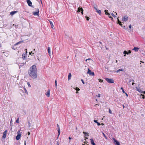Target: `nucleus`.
Returning <instances> with one entry per match:
<instances>
[{"label":"nucleus","instance_id":"dca6fc26","mask_svg":"<svg viewBox=\"0 0 145 145\" xmlns=\"http://www.w3.org/2000/svg\"><path fill=\"white\" fill-rule=\"evenodd\" d=\"M48 51L49 55H50V48L49 47H48Z\"/></svg>","mask_w":145,"mask_h":145},{"label":"nucleus","instance_id":"aec40b11","mask_svg":"<svg viewBox=\"0 0 145 145\" xmlns=\"http://www.w3.org/2000/svg\"><path fill=\"white\" fill-rule=\"evenodd\" d=\"M71 73H69L68 75V80H70L71 78Z\"/></svg>","mask_w":145,"mask_h":145},{"label":"nucleus","instance_id":"58836bf2","mask_svg":"<svg viewBox=\"0 0 145 145\" xmlns=\"http://www.w3.org/2000/svg\"><path fill=\"white\" fill-rule=\"evenodd\" d=\"M111 14L113 17H116V16L114 15V14L113 13H111Z\"/></svg>","mask_w":145,"mask_h":145},{"label":"nucleus","instance_id":"7ed1b4c3","mask_svg":"<svg viewBox=\"0 0 145 145\" xmlns=\"http://www.w3.org/2000/svg\"><path fill=\"white\" fill-rule=\"evenodd\" d=\"M21 133L20 131H18L17 132V135L16 137V139L17 140H19L21 137Z\"/></svg>","mask_w":145,"mask_h":145},{"label":"nucleus","instance_id":"7c9ffc66","mask_svg":"<svg viewBox=\"0 0 145 145\" xmlns=\"http://www.w3.org/2000/svg\"><path fill=\"white\" fill-rule=\"evenodd\" d=\"M19 118H18V119L16 120V122L17 123H19Z\"/></svg>","mask_w":145,"mask_h":145},{"label":"nucleus","instance_id":"13d9d810","mask_svg":"<svg viewBox=\"0 0 145 145\" xmlns=\"http://www.w3.org/2000/svg\"><path fill=\"white\" fill-rule=\"evenodd\" d=\"M131 81L134 82V80L133 79H132V80H131Z\"/></svg>","mask_w":145,"mask_h":145},{"label":"nucleus","instance_id":"e2e57ef3","mask_svg":"<svg viewBox=\"0 0 145 145\" xmlns=\"http://www.w3.org/2000/svg\"><path fill=\"white\" fill-rule=\"evenodd\" d=\"M25 50H26V53H27V49H25Z\"/></svg>","mask_w":145,"mask_h":145},{"label":"nucleus","instance_id":"4c0bfd02","mask_svg":"<svg viewBox=\"0 0 145 145\" xmlns=\"http://www.w3.org/2000/svg\"><path fill=\"white\" fill-rule=\"evenodd\" d=\"M99 82H102L103 81V80H101L100 79H99Z\"/></svg>","mask_w":145,"mask_h":145},{"label":"nucleus","instance_id":"69168bd1","mask_svg":"<svg viewBox=\"0 0 145 145\" xmlns=\"http://www.w3.org/2000/svg\"><path fill=\"white\" fill-rule=\"evenodd\" d=\"M98 105V104H96L95 105V106H97V105Z\"/></svg>","mask_w":145,"mask_h":145},{"label":"nucleus","instance_id":"6e6d98bb","mask_svg":"<svg viewBox=\"0 0 145 145\" xmlns=\"http://www.w3.org/2000/svg\"><path fill=\"white\" fill-rule=\"evenodd\" d=\"M143 93L144 94H145V91H143V93Z\"/></svg>","mask_w":145,"mask_h":145},{"label":"nucleus","instance_id":"72a5a7b5","mask_svg":"<svg viewBox=\"0 0 145 145\" xmlns=\"http://www.w3.org/2000/svg\"><path fill=\"white\" fill-rule=\"evenodd\" d=\"M75 89L77 91H79L80 89L78 87H76V88Z\"/></svg>","mask_w":145,"mask_h":145},{"label":"nucleus","instance_id":"f03ea898","mask_svg":"<svg viewBox=\"0 0 145 145\" xmlns=\"http://www.w3.org/2000/svg\"><path fill=\"white\" fill-rule=\"evenodd\" d=\"M106 81L108 83H114V82L113 79L112 78H105Z\"/></svg>","mask_w":145,"mask_h":145},{"label":"nucleus","instance_id":"5fc2aeb1","mask_svg":"<svg viewBox=\"0 0 145 145\" xmlns=\"http://www.w3.org/2000/svg\"><path fill=\"white\" fill-rule=\"evenodd\" d=\"M21 42H22L21 41H19V42H18V43H19V44Z\"/></svg>","mask_w":145,"mask_h":145},{"label":"nucleus","instance_id":"338daca9","mask_svg":"<svg viewBox=\"0 0 145 145\" xmlns=\"http://www.w3.org/2000/svg\"><path fill=\"white\" fill-rule=\"evenodd\" d=\"M115 13H116V15L117 14V13L116 12H115Z\"/></svg>","mask_w":145,"mask_h":145},{"label":"nucleus","instance_id":"c756f323","mask_svg":"<svg viewBox=\"0 0 145 145\" xmlns=\"http://www.w3.org/2000/svg\"><path fill=\"white\" fill-rule=\"evenodd\" d=\"M55 85L56 87V88L57 87V81L56 80H55Z\"/></svg>","mask_w":145,"mask_h":145},{"label":"nucleus","instance_id":"20e7f679","mask_svg":"<svg viewBox=\"0 0 145 145\" xmlns=\"http://www.w3.org/2000/svg\"><path fill=\"white\" fill-rule=\"evenodd\" d=\"M112 140L114 141V143L115 145H120V142L116 140L114 138H112Z\"/></svg>","mask_w":145,"mask_h":145},{"label":"nucleus","instance_id":"6ab92c4d","mask_svg":"<svg viewBox=\"0 0 145 145\" xmlns=\"http://www.w3.org/2000/svg\"><path fill=\"white\" fill-rule=\"evenodd\" d=\"M22 58L24 59H25L26 58V55L25 54H23L22 55Z\"/></svg>","mask_w":145,"mask_h":145},{"label":"nucleus","instance_id":"49530a36","mask_svg":"<svg viewBox=\"0 0 145 145\" xmlns=\"http://www.w3.org/2000/svg\"><path fill=\"white\" fill-rule=\"evenodd\" d=\"M109 18H112V20L113 19V18L111 16H109Z\"/></svg>","mask_w":145,"mask_h":145},{"label":"nucleus","instance_id":"b1692460","mask_svg":"<svg viewBox=\"0 0 145 145\" xmlns=\"http://www.w3.org/2000/svg\"><path fill=\"white\" fill-rule=\"evenodd\" d=\"M83 133H84L85 134H84L85 136H89L88 133H86V132H84Z\"/></svg>","mask_w":145,"mask_h":145},{"label":"nucleus","instance_id":"f257e3e1","mask_svg":"<svg viewBox=\"0 0 145 145\" xmlns=\"http://www.w3.org/2000/svg\"><path fill=\"white\" fill-rule=\"evenodd\" d=\"M28 74L33 79H35L37 77V69L35 65H33L29 68L28 70Z\"/></svg>","mask_w":145,"mask_h":145},{"label":"nucleus","instance_id":"c03bdc74","mask_svg":"<svg viewBox=\"0 0 145 145\" xmlns=\"http://www.w3.org/2000/svg\"><path fill=\"white\" fill-rule=\"evenodd\" d=\"M128 52L129 53V54H130L131 53V51L130 50H129V52Z\"/></svg>","mask_w":145,"mask_h":145},{"label":"nucleus","instance_id":"9b49d317","mask_svg":"<svg viewBox=\"0 0 145 145\" xmlns=\"http://www.w3.org/2000/svg\"><path fill=\"white\" fill-rule=\"evenodd\" d=\"M45 95L48 97H50V90L49 89H48L47 92L46 93Z\"/></svg>","mask_w":145,"mask_h":145},{"label":"nucleus","instance_id":"8fccbe9b","mask_svg":"<svg viewBox=\"0 0 145 145\" xmlns=\"http://www.w3.org/2000/svg\"><path fill=\"white\" fill-rule=\"evenodd\" d=\"M28 135H30V133L29 132H28Z\"/></svg>","mask_w":145,"mask_h":145},{"label":"nucleus","instance_id":"4be33fe9","mask_svg":"<svg viewBox=\"0 0 145 145\" xmlns=\"http://www.w3.org/2000/svg\"><path fill=\"white\" fill-rule=\"evenodd\" d=\"M51 27L52 28H53L54 27V25L53 24L52 22V21H49Z\"/></svg>","mask_w":145,"mask_h":145},{"label":"nucleus","instance_id":"412c9836","mask_svg":"<svg viewBox=\"0 0 145 145\" xmlns=\"http://www.w3.org/2000/svg\"><path fill=\"white\" fill-rule=\"evenodd\" d=\"M94 122H95V123H97V125L98 126L99 125H101V124L100 123L98 122H97V120H94Z\"/></svg>","mask_w":145,"mask_h":145},{"label":"nucleus","instance_id":"cd10ccee","mask_svg":"<svg viewBox=\"0 0 145 145\" xmlns=\"http://www.w3.org/2000/svg\"><path fill=\"white\" fill-rule=\"evenodd\" d=\"M23 89L24 90V91H25V92L26 93V94H27V91L26 89L25 88H23Z\"/></svg>","mask_w":145,"mask_h":145},{"label":"nucleus","instance_id":"603ef678","mask_svg":"<svg viewBox=\"0 0 145 145\" xmlns=\"http://www.w3.org/2000/svg\"><path fill=\"white\" fill-rule=\"evenodd\" d=\"M131 82V80L130 79V80H129V82H129H129Z\"/></svg>","mask_w":145,"mask_h":145},{"label":"nucleus","instance_id":"864d4df0","mask_svg":"<svg viewBox=\"0 0 145 145\" xmlns=\"http://www.w3.org/2000/svg\"><path fill=\"white\" fill-rule=\"evenodd\" d=\"M28 85L30 87H31V85H30L29 84H29H28Z\"/></svg>","mask_w":145,"mask_h":145},{"label":"nucleus","instance_id":"f704fd0d","mask_svg":"<svg viewBox=\"0 0 145 145\" xmlns=\"http://www.w3.org/2000/svg\"><path fill=\"white\" fill-rule=\"evenodd\" d=\"M109 112L110 114H112V111L110 109H109Z\"/></svg>","mask_w":145,"mask_h":145},{"label":"nucleus","instance_id":"3c124183","mask_svg":"<svg viewBox=\"0 0 145 145\" xmlns=\"http://www.w3.org/2000/svg\"><path fill=\"white\" fill-rule=\"evenodd\" d=\"M95 6V7H97V5H94V7Z\"/></svg>","mask_w":145,"mask_h":145},{"label":"nucleus","instance_id":"052dcab7","mask_svg":"<svg viewBox=\"0 0 145 145\" xmlns=\"http://www.w3.org/2000/svg\"><path fill=\"white\" fill-rule=\"evenodd\" d=\"M88 59H86L85 61H88Z\"/></svg>","mask_w":145,"mask_h":145},{"label":"nucleus","instance_id":"c9c22d12","mask_svg":"<svg viewBox=\"0 0 145 145\" xmlns=\"http://www.w3.org/2000/svg\"><path fill=\"white\" fill-rule=\"evenodd\" d=\"M86 19L88 21L89 20V18L88 17L86 16Z\"/></svg>","mask_w":145,"mask_h":145},{"label":"nucleus","instance_id":"f8f14e48","mask_svg":"<svg viewBox=\"0 0 145 145\" xmlns=\"http://www.w3.org/2000/svg\"><path fill=\"white\" fill-rule=\"evenodd\" d=\"M17 11H13L12 12H10V15H11L12 16L13 15H14V14L17 13Z\"/></svg>","mask_w":145,"mask_h":145},{"label":"nucleus","instance_id":"bb28decb","mask_svg":"<svg viewBox=\"0 0 145 145\" xmlns=\"http://www.w3.org/2000/svg\"><path fill=\"white\" fill-rule=\"evenodd\" d=\"M57 131H58V136H59V135L60 134V129H58Z\"/></svg>","mask_w":145,"mask_h":145},{"label":"nucleus","instance_id":"79ce46f5","mask_svg":"<svg viewBox=\"0 0 145 145\" xmlns=\"http://www.w3.org/2000/svg\"><path fill=\"white\" fill-rule=\"evenodd\" d=\"M100 94H98V95L97 96V97H100Z\"/></svg>","mask_w":145,"mask_h":145},{"label":"nucleus","instance_id":"a211bd4d","mask_svg":"<svg viewBox=\"0 0 145 145\" xmlns=\"http://www.w3.org/2000/svg\"><path fill=\"white\" fill-rule=\"evenodd\" d=\"M118 23L121 26V27H122V24H121V22L120 21L118 18Z\"/></svg>","mask_w":145,"mask_h":145},{"label":"nucleus","instance_id":"680f3d73","mask_svg":"<svg viewBox=\"0 0 145 145\" xmlns=\"http://www.w3.org/2000/svg\"><path fill=\"white\" fill-rule=\"evenodd\" d=\"M24 144L25 145H26V141H25L24 142Z\"/></svg>","mask_w":145,"mask_h":145},{"label":"nucleus","instance_id":"774afa93","mask_svg":"<svg viewBox=\"0 0 145 145\" xmlns=\"http://www.w3.org/2000/svg\"><path fill=\"white\" fill-rule=\"evenodd\" d=\"M124 56H126V55L125 54V55H124Z\"/></svg>","mask_w":145,"mask_h":145},{"label":"nucleus","instance_id":"de8ad7c7","mask_svg":"<svg viewBox=\"0 0 145 145\" xmlns=\"http://www.w3.org/2000/svg\"><path fill=\"white\" fill-rule=\"evenodd\" d=\"M125 95H126L127 96V97H128V95L127 93H126L125 92Z\"/></svg>","mask_w":145,"mask_h":145},{"label":"nucleus","instance_id":"423d86ee","mask_svg":"<svg viewBox=\"0 0 145 145\" xmlns=\"http://www.w3.org/2000/svg\"><path fill=\"white\" fill-rule=\"evenodd\" d=\"M128 17L127 16H124L122 19V21L123 22H125L128 20Z\"/></svg>","mask_w":145,"mask_h":145},{"label":"nucleus","instance_id":"473e14b6","mask_svg":"<svg viewBox=\"0 0 145 145\" xmlns=\"http://www.w3.org/2000/svg\"><path fill=\"white\" fill-rule=\"evenodd\" d=\"M29 54L30 55H31L32 56L34 54V53H32V52H29Z\"/></svg>","mask_w":145,"mask_h":145},{"label":"nucleus","instance_id":"4468645a","mask_svg":"<svg viewBox=\"0 0 145 145\" xmlns=\"http://www.w3.org/2000/svg\"><path fill=\"white\" fill-rule=\"evenodd\" d=\"M39 9H38V11L35 12H34L33 13V14L35 16L38 15L39 14Z\"/></svg>","mask_w":145,"mask_h":145},{"label":"nucleus","instance_id":"2f4dec72","mask_svg":"<svg viewBox=\"0 0 145 145\" xmlns=\"http://www.w3.org/2000/svg\"><path fill=\"white\" fill-rule=\"evenodd\" d=\"M121 89H122V92L123 93H125V91H124V89H123V88L122 87H121Z\"/></svg>","mask_w":145,"mask_h":145},{"label":"nucleus","instance_id":"0e129e2a","mask_svg":"<svg viewBox=\"0 0 145 145\" xmlns=\"http://www.w3.org/2000/svg\"><path fill=\"white\" fill-rule=\"evenodd\" d=\"M123 108H124V107H125V106H124V105H123Z\"/></svg>","mask_w":145,"mask_h":145},{"label":"nucleus","instance_id":"39448f33","mask_svg":"<svg viewBox=\"0 0 145 145\" xmlns=\"http://www.w3.org/2000/svg\"><path fill=\"white\" fill-rule=\"evenodd\" d=\"M88 71L87 72V73L89 74L90 75L94 76V73L93 72H92L90 70L89 68L88 69Z\"/></svg>","mask_w":145,"mask_h":145},{"label":"nucleus","instance_id":"37998d69","mask_svg":"<svg viewBox=\"0 0 145 145\" xmlns=\"http://www.w3.org/2000/svg\"><path fill=\"white\" fill-rule=\"evenodd\" d=\"M129 27L130 29H131V25H130L129 26Z\"/></svg>","mask_w":145,"mask_h":145},{"label":"nucleus","instance_id":"e433bc0d","mask_svg":"<svg viewBox=\"0 0 145 145\" xmlns=\"http://www.w3.org/2000/svg\"><path fill=\"white\" fill-rule=\"evenodd\" d=\"M102 134H103V135L106 138V136L105 135V134L103 133H102Z\"/></svg>","mask_w":145,"mask_h":145},{"label":"nucleus","instance_id":"0eeeda50","mask_svg":"<svg viewBox=\"0 0 145 145\" xmlns=\"http://www.w3.org/2000/svg\"><path fill=\"white\" fill-rule=\"evenodd\" d=\"M94 8L96 12L98 13L100 15L101 14V10H98L97 8L95 7V6L94 7Z\"/></svg>","mask_w":145,"mask_h":145},{"label":"nucleus","instance_id":"4d7b16f0","mask_svg":"<svg viewBox=\"0 0 145 145\" xmlns=\"http://www.w3.org/2000/svg\"><path fill=\"white\" fill-rule=\"evenodd\" d=\"M135 84V83L133 82L132 83V85H134Z\"/></svg>","mask_w":145,"mask_h":145},{"label":"nucleus","instance_id":"bf43d9fd","mask_svg":"<svg viewBox=\"0 0 145 145\" xmlns=\"http://www.w3.org/2000/svg\"><path fill=\"white\" fill-rule=\"evenodd\" d=\"M88 60H91V59L90 58H88Z\"/></svg>","mask_w":145,"mask_h":145},{"label":"nucleus","instance_id":"ea45409f","mask_svg":"<svg viewBox=\"0 0 145 145\" xmlns=\"http://www.w3.org/2000/svg\"><path fill=\"white\" fill-rule=\"evenodd\" d=\"M81 81H82V83L84 84V81L83 80H82V79H81Z\"/></svg>","mask_w":145,"mask_h":145},{"label":"nucleus","instance_id":"1a4fd4ad","mask_svg":"<svg viewBox=\"0 0 145 145\" xmlns=\"http://www.w3.org/2000/svg\"><path fill=\"white\" fill-rule=\"evenodd\" d=\"M78 10L77 11L78 12H80V11H81V13H82V14H83V10L82 8H80V7H79L78 8Z\"/></svg>","mask_w":145,"mask_h":145},{"label":"nucleus","instance_id":"6e6552de","mask_svg":"<svg viewBox=\"0 0 145 145\" xmlns=\"http://www.w3.org/2000/svg\"><path fill=\"white\" fill-rule=\"evenodd\" d=\"M27 2L29 6L30 7H31L32 6V2L30 0H27Z\"/></svg>","mask_w":145,"mask_h":145},{"label":"nucleus","instance_id":"5701e85b","mask_svg":"<svg viewBox=\"0 0 145 145\" xmlns=\"http://www.w3.org/2000/svg\"><path fill=\"white\" fill-rule=\"evenodd\" d=\"M137 90L138 92H140V93H143V91H142L141 89H140V88H137Z\"/></svg>","mask_w":145,"mask_h":145},{"label":"nucleus","instance_id":"c85d7f7f","mask_svg":"<svg viewBox=\"0 0 145 145\" xmlns=\"http://www.w3.org/2000/svg\"><path fill=\"white\" fill-rule=\"evenodd\" d=\"M140 96H142V98L143 99H144L145 98V96L144 95L141 94L140 95Z\"/></svg>","mask_w":145,"mask_h":145},{"label":"nucleus","instance_id":"9d476101","mask_svg":"<svg viewBox=\"0 0 145 145\" xmlns=\"http://www.w3.org/2000/svg\"><path fill=\"white\" fill-rule=\"evenodd\" d=\"M7 131L6 130L3 133V135L2 137V138H6V135H7Z\"/></svg>","mask_w":145,"mask_h":145},{"label":"nucleus","instance_id":"a19ab883","mask_svg":"<svg viewBox=\"0 0 145 145\" xmlns=\"http://www.w3.org/2000/svg\"><path fill=\"white\" fill-rule=\"evenodd\" d=\"M57 128H58V129H60V128L59 126V125L58 124H57Z\"/></svg>","mask_w":145,"mask_h":145},{"label":"nucleus","instance_id":"ddd939ff","mask_svg":"<svg viewBox=\"0 0 145 145\" xmlns=\"http://www.w3.org/2000/svg\"><path fill=\"white\" fill-rule=\"evenodd\" d=\"M139 49V48L137 47H134L133 50H134L136 52H137L138 51Z\"/></svg>","mask_w":145,"mask_h":145},{"label":"nucleus","instance_id":"a18cd8bd","mask_svg":"<svg viewBox=\"0 0 145 145\" xmlns=\"http://www.w3.org/2000/svg\"><path fill=\"white\" fill-rule=\"evenodd\" d=\"M19 44V43L18 42H17V43H16L15 44V45H16L18 44Z\"/></svg>","mask_w":145,"mask_h":145},{"label":"nucleus","instance_id":"f3484780","mask_svg":"<svg viewBox=\"0 0 145 145\" xmlns=\"http://www.w3.org/2000/svg\"><path fill=\"white\" fill-rule=\"evenodd\" d=\"M105 13L106 14L108 15V16L110 15V13H108V10H105Z\"/></svg>","mask_w":145,"mask_h":145},{"label":"nucleus","instance_id":"2eb2a0df","mask_svg":"<svg viewBox=\"0 0 145 145\" xmlns=\"http://www.w3.org/2000/svg\"><path fill=\"white\" fill-rule=\"evenodd\" d=\"M90 140H91V143L93 145H95V143L94 142L93 140V139H90Z\"/></svg>","mask_w":145,"mask_h":145},{"label":"nucleus","instance_id":"393cba45","mask_svg":"<svg viewBox=\"0 0 145 145\" xmlns=\"http://www.w3.org/2000/svg\"><path fill=\"white\" fill-rule=\"evenodd\" d=\"M123 70L122 69H119L116 71V72L118 73L120 71H123Z\"/></svg>","mask_w":145,"mask_h":145},{"label":"nucleus","instance_id":"a878e982","mask_svg":"<svg viewBox=\"0 0 145 145\" xmlns=\"http://www.w3.org/2000/svg\"><path fill=\"white\" fill-rule=\"evenodd\" d=\"M123 53L125 54H127V55L129 54V53L126 51H124L123 52Z\"/></svg>","mask_w":145,"mask_h":145},{"label":"nucleus","instance_id":"09e8293b","mask_svg":"<svg viewBox=\"0 0 145 145\" xmlns=\"http://www.w3.org/2000/svg\"><path fill=\"white\" fill-rule=\"evenodd\" d=\"M69 140H71V139H72V138H71V137H69Z\"/></svg>","mask_w":145,"mask_h":145}]
</instances>
